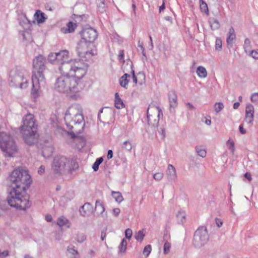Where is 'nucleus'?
Segmentation results:
<instances>
[{
  "mask_svg": "<svg viewBox=\"0 0 258 258\" xmlns=\"http://www.w3.org/2000/svg\"><path fill=\"white\" fill-rule=\"evenodd\" d=\"M57 224L60 227L66 226L68 228H70L71 225L69 221L64 216H60L58 218Z\"/></svg>",
  "mask_w": 258,
  "mask_h": 258,
  "instance_id": "nucleus-22",
  "label": "nucleus"
},
{
  "mask_svg": "<svg viewBox=\"0 0 258 258\" xmlns=\"http://www.w3.org/2000/svg\"><path fill=\"white\" fill-rule=\"evenodd\" d=\"M215 223L218 228H220L222 226L223 221L221 219L216 218H215Z\"/></svg>",
  "mask_w": 258,
  "mask_h": 258,
  "instance_id": "nucleus-50",
  "label": "nucleus"
},
{
  "mask_svg": "<svg viewBox=\"0 0 258 258\" xmlns=\"http://www.w3.org/2000/svg\"><path fill=\"white\" fill-rule=\"evenodd\" d=\"M254 118V107L252 105L248 104L245 108V121L249 124L252 123Z\"/></svg>",
  "mask_w": 258,
  "mask_h": 258,
  "instance_id": "nucleus-13",
  "label": "nucleus"
},
{
  "mask_svg": "<svg viewBox=\"0 0 258 258\" xmlns=\"http://www.w3.org/2000/svg\"><path fill=\"white\" fill-rule=\"evenodd\" d=\"M130 77V75L125 73L120 78L119 84L121 87L124 88H127V86L128 83V80L127 79V78Z\"/></svg>",
  "mask_w": 258,
  "mask_h": 258,
  "instance_id": "nucleus-25",
  "label": "nucleus"
},
{
  "mask_svg": "<svg viewBox=\"0 0 258 258\" xmlns=\"http://www.w3.org/2000/svg\"><path fill=\"white\" fill-rule=\"evenodd\" d=\"M160 109L159 107L148 108L147 111V121L149 124L156 126L159 120Z\"/></svg>",
  "mask_w": 258,
  "mask_h": 258,
  "instance_id": "nucleus-11",
  "label": "nucleus"
},
{
  "mask_svg": "<svg viewBox=\"0 0 258 258\" xmlns=\"http://www.w3.org/2000/svg\"><path fill=\"white\" fill-rule=\"evenodd\" d=\"M209 240V235L207 228L200 227L195 232L193 243L195 246L201 247L204 245Z\"/></svg>",
  "mask_w": 258,
  "mask_h": 258,
  "instance_id": "nucleus-10",
  "label": "nucleus"
},
{
  "mask_svg": "<svg viewBox=\"0 0 258 258\" xmlns=\"http://www.w3.org/2000/svg\"><path fill=\"white\" fill-rule=\"evenodd\" d=\"M122 148L127 152H131L132 149V145L130 141H125L122 143Z\"/></svg>",
  "mask_w": 258,
  "mask_h": 258,
  "instance_id": "nucleus-29",
  "label": "nucleus"
},
{
  "mask_svg": "<svg viewBox=\"0 0 258 258\" xmlns=\"http://www.w3.org/2000/svg\"><path fill=\"white\" fill-rule=\"evenodd\" d=\"M235 38L236 34L235 33V30L234 28L232 27H231L229 28L228 33L227 34V37L226 39V42L227 44L228 45H232L233 43V41L235 39Z\"/></svg>",
  "mask_w": 258,
  "mask_h": 258,
  "instance_id": "nucleus-18",
  "label": "nucleus"
},
{
  "mask_svg": "<svg viewBox=\"0 0 258 258\" xmlns=\"http://www.w3.org/2000/svg\"><path fill=\"white\" fill-rule=\"evenodd\" d=\"M239 132L241 134H245L246 133L245 130L243 128V124H241L239 125Z\"/></svg>",
  "mask_w": 258,
  "mask_h": 258,
  "instance_id": "nucleus-55",
  "label": "nucleus"
},
{
  "mask_svg": "<svg viewBox=\"0 0 258 258\" xmlns=\"http://www.w3.org/2000/svg\"><path fill=\"white\" fill-rule=\"evenodd\" d=\"M114 105L115 107L117 109L122 108L124 106L123 101L117 93H115V95Z\"/></svg>",
  "mask_w": 258,
  "mask_h": 258,
  "instance_id": "nucleus-24",
  "label": "nucleus"
},
{
  "mask_svg": "<svg viewBox=\"0 0 258 258\" xmlns=\"http://www.w3.org/2000/svg\"><path fill=\"white\" fill-rule=\"evenodd\" d=\"M30 74L24 68L17 67L10 72L9 84L11 87L24 89L28 86Z\"/></svg>",
  "mask_w": 258,
  "mask_h": 258,
  "instance_id": "nucleus-5",
  "label": "nucleus"
},
{
  "mask_svg": "<svg viewBox=\"0 0 258 258\" xmlns=\"http://www.w3.org/2000/svg\"><path fill=\"white\" fill-rule=\"evenodd\" d=\"M9 254L8 251L5 250L3 252L0 251V258H5Z\"/></svg>",
  "mask_w": 258,
  "mask_h": 258,
  "instance_id": "nucleus-54",
  "label": "nucleus"
},
{
  "mask_svg": "<svg viewBox=\"0 0 258 258\" xmlns=\"http://www.w3.org/2000/svg\"><path fill=\"white\" fill-rule=\"evenodd\" d=\"M163 174L162 172H157L154 174L153 178L156 180H160L163 178Z\"/></svg>",
  "mask_w": 258,
  "mask_h": 258,
  "instance_id": "nucleus-45",
  "label": "nucleus"
},
{
  "mask_svg": "<svg viewBox=\"0 0 258 258\" xmlns=\"http://www.w3.org/2000/svg\"><path fill=\"white\" fill-rule=\"evenodd\" d=\"M176 217L178 219V222L180 223H183L185 219V214L184 212L179 211L177 213Z\"/></svg>",
  "mask_w": 258,
  "mask_h": 258,
  "instance_id": "nucleus-32",
  "label": "nucleus"
},
{
  "mask_svg": "<svg viewBox=\"0 0 258 258\" xmlns=\"http://www.w3.org/2000/svg\"><path fill=\"white\" fill-rule=\"evenodd\" d=\"M45 171V167L43 165H41L38 169V173L39 174H42Z\"/></svg>",
  "mask_w": 258,
  "mask_h": 258,
  "instance_id": "nucleus-53",
  "label": "nucleus"
},
{
  "mask_svg": "<svg viewBox=\"0 0 258 258\" xmlns=\"http://www.w3.org/2000/svg\"><path fill=\"white\" fill-rule=\"evenodd\" d=\"M150 38V46H151V49H152L153 48V40L151 36H149Z\"/></svg>",
  "mask_w": 258,
  "mask_h": 258,
  "instance_id": "nucleus-63",
  "label": "nucleus"
},
{
  "mask_svg": "<svg viewBox=\"0 0 258 258\" xmlns=\"http://www.w3.org/2000/svg\"><path fill=\"white\" fill-rule=\"evenodd\" d=\"M56 54L58 70L63 76L56 80L54 89L61 93L81 92L85 87L82 79L86 74L87 64L76 59L69 60V52L67 50L56 52Z\"/></svg>",
  "mask_w": 258,
  "mask_h": 258,
  "instance_id": "nucleus-1",
  "label": "nucleus"
},
{
  "mask_svg": "<svg viewBox=\"0 0 258 258\" xmlns=\"http://www.w3.org/2000/svg\"><path fill=\"white\" fill-rule=\"evenodd\" d=\"M240 106V103L238 102H235L233 104V108L234 109H237Z\"/></svg>",
  "mask_w": 258,
  "mask_h": 258,
  "instance_id": "nucleus-61",
  "label": "nucleus"
},
{
  "mask_svg": "<svg viewBox=\"0 0 258 258\" xmlns=\"http://www.w3.org/2000/svg\"><path fill=\"white\" fill-rule=\"evenodd\" d=\"M103 108H101V109L99 110V112H98V120H99L100 121H101V120H100V114H101V113H102V112H103Z\"/></svg>",
  "mask_w": 258,
  "mask_h": 258,
  "instance_id": "nucleus-64",
  "label": "nucleus"
},
{
  "mask_svg": "<svg viewBox=\"0 0 258 258\" xmlns=\"http://www.w3.org/2000/svg\"><path fill=\"white\" fill-rule=\"evenodd\" d=\"M103 159L102 157L97 158L92 166V168L95 171H96L99 169V166L103 162Z\"/></svg>",
  "mask_w": 258,
  "mask_h": 258,
  "instance_id": "nucleus-34",
  "label": "nucleus"
},
{
  "mask_svg": "<svg viewBox=\"0 0 258 258\" xmlns=\"http://www.w3.org/2000/svg\"><path fill=\"white\" fill-rule=\"evenodd\" d=\"M227 144L229 146V149L230 150L232 153L233 154L234 151V143L233 141H231L229 140L227 141Z\"/></svg>",
  "mask_w": 258,
  "mask_h": 258,
  "instance_id": "nucleus-47",
  "label": "nucleus"
},
{
  "mask_svg": "<svg viewBox=\"0 0 258 258\" xmlns=\"http://www.w3.org/2000/svg\"><path fill=\"white\" fill-rule=\"evenodd\" d=\"M93 207L89 203H86L84 205L81 206L79 211L81 216L83 217L89 216L93 212Z\"/></svg>",
  "mask_w": 258,
  "mask_h": 258,
  "instance_id": "nucleus-14",
  "label": "nucleus"
},
{
  "mask_svg": "<svg viewBox=\"0 0 258 258\" xmlns=\"http://www.w3.org/2000/svg\"><path fill=\"white\" fill-rule=\"evenodd\" d=\"M168 99L170 108H174L177 105V97L175 91H171L169 92Z\"/></svg>",
  "mask_w": 258,
  "mask_h": 258,
  "instance_id": "nucleus-16",
  "label": "nucleus"
},
{
  "mask_svg": "<svg viewBox=\"0 0 258 258\" xmlns=\"http://www.w3.org/2000/svg\"><path fill=\"white\" fill-rule=\"evenodd\" d=\"M0 148L5 156L12 157L17 153L18 148L13 138L9 134L0 133Z\"/></svg>",
  "mask_w": 258,
  "mask_h": 258,
  "instance_id": "nucleus-7",
  "label": "nucleus"
},
{
  "mask_svg": "<svg viewBox=\"0 0 258 258\" xmlns=\"http://www.w3.org/2000/svg\"><path fill=\"white\" fill-rule=\"evenodd\" d=\"M112 196L115 201L119 203L121 202L123 200L121 193L119 191H112Z\"/></svg>",
  "mask_w": 258,
  "mask_h": 258,
  "instance_id": "nucleus-28",
  "label": "nucleus"
},
{
  "mask_svg": "<svg viewBox=\"0 0 258 258\" xmlns=\"http://www.w3.org/2000/svg\"><path fill=\"white\" fill-rule=\"evenodd\" d=\"M196 72L198 76L201 78H205L207 76L206 69L202 66L198 67Z\"/></svg>",
  "mask_w": 258,
  "mask_h": 258,
  "instance_id": "nucleus-26",
  "label": "nucleus"
},
{
  "mask_svg": "<svg viewBox=\"0 0 258 258\" xmlns=\"http://www.w3.org/2000/svg\"><path fill=\"white\" fill-rule=\"evenodd\" d=\"M37 125L34 116L28 113L23 119V125L20 127L21 133L25 143L32 145L37 141Z\"/></svg>",
  "mask_w": 258,
  "mask_h": 258,
  "instance_id": "nucleus-4",
  "label": "nucleus"
},
{
  "mask_svg": "<svg viewBox=\"0 0 258 258\" xmlns=\"http://www.w3.org/2000/svg\"><path fill=\"white\" fill-rule=\"evenodd\" d=\"M45 220L47 222H51L52 220V216L50 215H47L45 216Z\"/></svg>",
  "mask_w": 258,
  "mask_h": 258,
  "instance_id": "nucleus-58",
  "label": "nucleus"
},
{
  "mask_svg": "<svg viewBox=\"0 0 258 258\" xmlns=\"http://www.w3.org/2000/svg\"><path fill=\"white\" fill-rule=\"evenodd\" d=\"M12 189L7 198L11 207L24 210L31 204L26 196V186L31 182L28 171L22 167L15 169L8 177Z\"/></svg>",
  "mask_w": 258,
  "mask_h": 258,
  "instance_id": "nucleus-2",
  "label": "nucleus"
},
{
  "mask_svg": "<svg viewBox=\"0 0 258 258\" xmlns=\"http://www.w3.org/2000/svg\"><path fill=\"white\" fill-rule=\"evenodd\" d=\"M78 167L79 165L75 160L63 156L55 157L52 166L53 171L59 174L71 173Z\"/></svg>",
  "mask_w": 258,
  "mask_h": 258,
  "instance_id": "nucleus-6",
  "label": "nucleus"
},
{
  "mask_svg": "<svg viewBox=\"0 0 258 258\" xmlns=\"http://www.w3.org/2000/svg\"><path fill=\"white\" fill-rule=\"evenodd\" d=\"M251 101L255 104L258 103V93H253L250 97Z\"/></svg>",
  "mask_w": 258,
  "mask_h": 258,
  "instance_id": "nucleus-44",
  "label": "nucleus"
},
{
  "mask_svg": "<svg viewBox=\"0 0 258 258\" xmlns=\"http://www.w3.org/2000/svg\"><path fill=\"white\" fill-rule=\"evenodd\" d=\"M127 242L125 239H123L119 246V251L124 253L126 251Z\"/></svg>",
  "mask_w": 258,
  "mask_h": 258,
  "instance_id": "nucleus-35",
  "label": "nucleus"
},
{
  "mask_svg": "<svg viewBox=\"0 0 258 258\" xmlns=\"http://www.w3.org/2000/svg\"><path fill=\"white\" fill-rule=\"evenodd\" d=\"M186 105L189 109L193 110L195 109L194 106L190 103H187Z\"/></svg>",
  "mask_w": 258,
  "mask_h": 258,
  "instance_id": "nucleus-60",
  "label": "nucleus"
},
{
  "mask_svg": "<svg viewBox=\"0 0 258 258\" xmlns=\"http://www.w3.org/2000/svg\"><path fill=\"white\" fill-rule=\"evenodd\" d=\"M67 254L70 258H79V252L78 250L75 248L74 246L68 247Z\"/></svg>",
  "mask_w": 258,
  "mask_h": 258,
  "instance_id": "nucleus-21",
  "label": "nucleus"
},
{
  "mask_svg": "<svg viewBox=\"0 0 258 258\" xmlns=\"http://www.w3.org/2000/svg\"><path fill=\"white\" fill-rule=\"evenodd\" d=\"M95 211L97 216H101L105 211V207L103 203L100 200H97L95 203Z\"/></svg>",
  "mask_w": 258,
  "mask_h": 258,
  "instance_id": "nucleus-19",
  "label": "nucleus"
},
{
  "mask_svg": "<svg viewBox=\"0 0 258 258\" xmlns=\"http://www.w3.org/2000/svg\"><path fill=\"white\" fill-rule=\"evenodd\" d=\"M20 24L25 29L29 28L30 26L29 21L26 18L21 21Z\"/></svg>",
  "mask_w": 258,
  "mask_h": 258,
  "instance_id": "nucleus-37",
  "label": "nucleus"
},
{
  "mask_svg": "<svg viewBox=\"0 0 258 258\" xmlns=\"http://www.w3.org/2000/svg\"><path fill=\"white\" fill-rule=\"evenodd\" d=\"M222 40L220 38H217L215 44L216 50H220L222 48Z\"/></svg>",
  "mask_w": 258,
  "mask_h": 258,
  "instance_id": "nucleus-43",
  "label": "nucleus"
},
{
  "mask_svg": "<svg viewBox=\"0 0 258 258\" xmlns=\"http://www.w3.org/2000/svg\"><path fill=\"white\" fill-rule=\"evenodd\" d=\"M46 59L42 55L36 56L33 60L34 71L32 76V89L31 94L35 98L40 95V89L45 84L44 71L46 69Z\"/></svg>",
  "mask_w": 258,
  "mask_h": 258,
  "instance_id": "nucleus-3",
  "label": "nucleus"
},
{
  "mask_svg": "<svg viewBox=\"0 0 258 258\" xmlns=\"http://www.w3.org/2000/svg\"><path fill=\"white\" fill-rule=\"evenodd\" d=\"M200 9L202 12L209 14V10L207 4L204 1V0H200Z\"/></svg>",
  "mask_w": 258,
  "mask_h": 258,
  "instance_id": "nucleus-30",
  "label": "nucleus"
},
{
  "mask_svg": "<svg viewBox=\"0 0 258 258\" xmlns=\"http://www.w3.org/2000/svg\"><path fill=\"white\" fill-rule=\"evenodd\" d=\"M224 105L223 103L221 102H217L214 105V110L215 112L218 113L224 108Z\"/></svg>",
  "mask_w": 258,
  "mask_h": 258,
  "instance_id": "nucleus-36",
  "label": "nucleus"
},
{
  "mask_svg": "<svg viewBox=\"0 0 258 258\" xmlns=\"http://www.w3.org/2000/svg\"><path fill=\"white\" fill-rule=\"evenodd\" d=\"M243 48L246 53L249 52L251 48V41L248 38H246L244 40Z\"/></svg>",
  "mask_w": 258,
  "mask_h": 258,
  "instance_id": "nucleus-33",
  "label": "nucleus"
},
{
  "mask_svg": "<svg viewBox=\"0 0 258 258\" xmlns=\"http://www.w3.org/2000/svg\"><path fill=\"white\" fill-rule=\"evenodd\" d=\"M145 236V231L144 229L139 231L136 233L135 238L137 240L142 242Z\"/></svg>",
  "mask_w": 258,
  "mask_h": 258,
  "instance_id": "nucleus-31",
  "label": "nucleus"
},
{
  "mask_svg": "<svg viewBox=\"0 0 258 258\" xmlns=\"http://www.w3.org/2000/svg\"><path fill=\"white\" fill-rule=\"evenodd\" d=\"M138 47L140 48L141 50H142V53L143 56H144L145 58H146V53L145 51V48L143 46V42H141L140 41V40H138Z\"/></svg>",
  "mask_w": 258,
  "mask_h": 258,
  "instance_id": "nucleus-42",
  "label": "nucleus"
},
{
  "mask_svg": "<svg viewBox=\"0 0 258 258\" xmlns=\"http://www.w3.org/2000/svg\"><path fill=\"white\" fill-rule=\"evenodd\" d=\"M75 239L78 242L82 243L86 240V238L85 235L81 233L77 234Z\"/></svg>",
  "mask_w": 258,
  "mask_h": 258,
  "instance_id": "nucleus-38",
  "label": "nucleus"
},
{
  "mask_svg": "<svg viewBox=\"0 0 258 258\" xmlns=\"http://www.w3.org/2000/svg\"><path fill=\"white\" fill-rule=\"evenodd\" d=\"M165 5L164 2H163L162 5L159 8V12H161L165 9Z\"/></svg>",
  "mask_w": 258,
  "mask_h": 258,
  "instance_id": "nucleus-62",
  "label": "nucleus"
},
{
  "mask_svg": "<svg viewBox=\"0 0 258 258\" xmlns=\"http://www.w3.org/2000/svg\"><path fill=\"white\" fill-rule=\"evenodd\" d=\"M34 19L38 24L43 23L47 19L46 15L40 10H37L34 15Z\"/></svg>",
  "mask_w": 258,
  "mask_h": 258,
  "instance_id": "nucleus-15",
  "label": "nucleus"
},
{
  "mask_svg": "<svg viewBox=\"0 0 258 258\" xmlns=\"http://www.w3.org/2000/svg\"><path fill=\"white\" fill-rule=\"evenodd\" d=\"M107 159H110L112 158L113 157V152L111 150H109L108 151V153H107Z\"/></svg>",
  "mask_w": 258,
  "mask_h": 258,
  "instance_id": "nucleus-56",
  "label": "nucleus"
},
{
  "mask_svg": "<svg viewBox=\"0 0 258 258\" xmlns=\"http://www.w3.org/2000/svg\"><path fill=\"white\" fill-rule=\"evenodd\" d=\"M152 250V247L151 245L150 244H148L146 245L143 250V253L145 256L146 257L148 256L149 254H150Z\"/></svg>",
  "mask_w": 258,
  "mask_h": 258,
  "instance_id": "nucleus-39",
  "label": "nucleus"
},
{
  "mask_svg": "<svg viewBox=\"0 0 258 258\" xmlns=\"http://www.w3.org/2000/svg\"><path fill=\"white\" fill-rule=\"evenodd\" d=\"M106 238V232L105 231H102L101 233V239L103 241Z\"/></svg>",
  "mask_w": 258,
  "mask_h": 258,
  "instance_id": "nucleus-59",
  "label": "nucleus"
},
{
  "mask_svg": "<svg viewBox=\"0 0 258 258\" xmlns=\"http://www.w3.org/2000/svg\"><path fill=\"white\" fill-rule=\"evenodd\" d=\"M120 212V210L119 208H115V209H113L112 210V213L115 217L118 216L119 215Z\"/></svg>",
  "mask_w": 258,
  "mask_h": 258,
  "instance_id": "nucleus-52",
  "label": "nucleus"
},
{
  "mask_svg": "<svg viewBox=\"0 0 258 258\" xmlns=\"http://www.w3.org/2000/svg\"><path fill=\"white\" fill-rule=\"evenodd\" d=\"M131 68H132V65L131 66ZM132 73L133 74V82L135 84H137V82H138V80H137V77L136 76V75L135 74V71L133 69V68H132Z\"/></svg>",
  "mask_w": 258,
  "mask_h": 258,
  "instance_id": "nucleus-51",
  "label": "nucleus"
},
{
  "mask_svg": "<svg viewBox=\"0 0 258 258\" xmlns=\"http://www.w3.org/2000/svg\"><path fill=\"white\" fill-rule=\"evenodd\" d=\"M166 174L168 176V178L169 180H175L177 178V175L176 173L175 168L171 164H169L168 165Z\"/></svg>",
  "mask_w": 258,
  "mask_h": 258,
  "instance_id": "nucleus-17",
  "label": "nucleus"
},
{
  "mask_svg": "<svg viewBox=\"0 0 258 258\" xmlns=\"http://www.w3.org/2000/svg\"><path fill=\"white\" fill-rule=\"evenodd\" d=\"M78 55L85 60L90 59L93 56L97 54V50L93 44L81 39L76 46Z\"/></svg>",
  "mask_w": 258,
  "mask_h": 258,
  "instance_id": "nucleus-9",
  "label": "nucleus"
},
{
  "mask_svg": "<svg viewBox=\"0 0 258 258\" xmlns=\"http://www.w3.org/2000/svg\"><path fill=\"white\" fill-rule=\"evenodd\" d=\"M81 35L82 39L90 44H93V42L97 38L98 35L96 30L91 27L84 28Z\"/></svg>",
  "mask_w": 258,
  "mask_h": 258,
  "instance_id": "nucleus-12",
  "label": "nucleus"
},
{
  "mask_svg": "<svg viewBox=\"0 0 258 258\" xmlns=\"http://www.w3.org/2000/svg\"><path fill=\"white\" fill-rule=\"evenodd\" d=\"M132 230L131 229L127 228L125 231V235L126 238L130 239L131 238L132 236Z\"/></svg>",
  "mask_w": 258,
  "mask_h": 258,
  "instance_id": "nucleus-46",
  "label": "nucleus"
},
{
  "mask_svg": "<svg viewBox=\"0 0 258 258\" xmlns=\"http://www.w3.org/2000/svg\"><path fill=\"white\" fill-rule=\"evenodd\" d=\"M71 119V114L69 111L67 110L64 116V120L68 127H70V129H74V132L77 134H80L84 131L85 126V122L84 121V117L81 113H77L73 119Z\"/></svg>",
  "mask_w": 258,
  "mask_h": 258,
  "instance_id": "nucleus-8",
  "label": "nucleus"
},
{
  "mask_svg": "<svg viewBox=\"0 0 258 258\" xmlns=\"http://www.w3.org/2000/svg\"><path fill=\"white\" fill-rule=\"evenodd\" d=\"M77 25L75 23L72 22H70L67 25V28H63L61 29V32L63 33H72L76 28Z\"/></svg>",
  "mask_w": 258,
  "mask_h": 258,
  "instance_id": "nucleus-20",
  "label": "nucleus"
},
{
  "mask_svg": "<svg viewBox=\"0 0 258 258\" xmlns=\"http://www.w3.org/2000/svg\"><path fill=\"white\" fill-rule=\"evenodd\" d=\"M244 177L247 178L248 181H250L252 180L251 174L249 172H246L244 174Z\"/></svg>",
  "mask_w": 258,
  "mask_h": 258,
  "instance_id": "nucleus-57",
  "label": "nucleus"
},
{
  "mask_svg": "<svg viewBox=\"0 0 258 258\" xmlns=\"http://www.w3.org/2000/svg\"><path fill=\"white\" fill-rule=\"evenodd\" d=\"M249 55L255 59H258V50H253L249 51Z\"/></svg>",
  "mask_w": 258,
  "mask_h": 258,
  "instance_id": "nucleus-48",
  "label": "nucleus"
},
{
  "mask_svg": "<svg viewBox=\"0 0 258 258\" xmlns=\"http://www.w3.org/2000/svg\"><path fill=\"white\" fill-rule=\"evenodd\" d=\"M196 151H197L198 155L200 156V157H203V158L206 157L207 152L205 149H202L199 147H197Z\"/></svg>",
  "mask_w": 258,
  "mask_h": 258,
  "instance_id": "nucleus-41",
  "label": "nucleus"
},
{
  "mask_svg": "<svg viewBox=\"0 0 258 258\" xmlns=\"http://www.w3.org/2000/svg\"><path fill=\"white\" fill-rule=\"evenodd\" d=\"M171 248V243L167 241H166L164 244L163 252L164 253L167 254L169 253Z\"/></svg>",
  "mask_w": 258,
  "mask_h": 258,
  "instance_id": "nucleus-40",
  "label": "nucleus"
},
{
  "mask_svg": "<svg viewBox=\"0 0 258 258\" xmlns=\"http://www.w3.org/2000/svg\"><path fill=\"white\" fill-rule=\"evenodd\" d=\"M209 22L212 30H216L220 28V23L217 19L214 18H210Z\"/></svg>",
  "mask_w": 258,
  "mask_h": 258,
  "instance_id": "nucleus-23",
  "label": "nucleus"
},
{
  "mask_svg": "<svg viewBox=\"0 0 258 258\" xmlns=\"http://www.w3.org/2000/svg\"><path fill=\"white\" fill-rule=\"evenodd\" d=\"M48 61L54 64H57L56 52L50 53L48 55Z\"/></svg>",
  "mask_w": 258,
  "mask_h": 258,
  "instance_id": "nucleus-27",
  "label": "nucleus"
},
{
  "mask_svg": "<svg viewBox=\"0 0 258 258\" xmlns=\"http://www.w3.org/2000/svg\"><path fill=\"white\" fill-rule=\"evenodd\" d=\"M158 131L162 135V138L164 139L166 136L165 128L164 127H160Z\"/></svg>",
  "mask_w": 258,
  "mask_h": 258,
  "instance_id": "nucleus-49",
  "label": "nucleus"
}]
</instances>
